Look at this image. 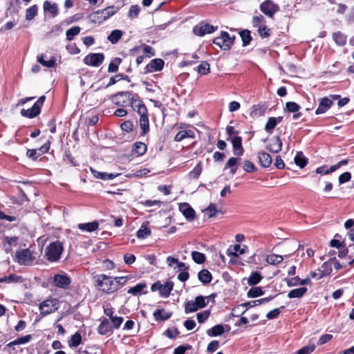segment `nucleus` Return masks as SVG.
<instances>
[{
  "mask_svg": "<svg viewBox=\"0 0 354 354\" xmlns=\"http://www.w3.org/2000/svg\"><path fill=\"white\" fill-rule=\"evenodd\" d=\"M111 100L113 104L119 106H131L134 108V104L136 105L137 100L134 98L132 93L129 91H121L111 95Z\"/></svg>",
  "mask_w": 354,
  "mask_h": 354,
  "instance_id": "f257e3e1",
  "label": "nucleus"
},
{
  "mask_svg": "<svg viewBox=\"0 0 354 354\" xmlns=\"http://www.w3.org/2000/svg\"><path fill=\"white\" fill-rule=\"evenodd\" d=\"M114 279L106 274L96 276V282L100 290L111 294L118 290V284L114 283Z\"/></svg>",
  "mask_w": 354,
  "mask_h": 354,
  "instance_id": "f03ea898",
  "label": "nucleus"
},
{
  "mask_svg": "<svg viewBox=\"0 0 354 354\" xmlns=\"http://www.w3.org/2000/svg\"><path fill=\"white\" fill-rule=\"evenodd\" d=\"M134 110L137 109V112L140 115V126L142 129L141 135H145L149 131V120L147 115V109L144 104L137 100L136 105L134 104Z\"/></svg>",
  "mask_w": 354,
  "mask_h": 354,
  "instance_id": "7ed1b4c3",
  "label": "nucleus"
},
{
  "mask_svg": "<svg viewBox=\"0 0 354 354\" xmlns=\"http://www.w3.org/2000/svg\"><path fill=\"white\" fill-rule=\"evenodd\" d=\"M63 249V245L61 242L55 241L46 247L45 256L50 262L57 261L60 259Z\"/></svg>",
  "mask_w": 354,
  "mask_h": 354,
  "instance_id": "20e7f679",
  "label": "nucleus"
},
{
  "mask_svg": "<svg viewBox=\"0 0 354 354\" xmlns=\"http://www.w3.org/2000/svg\"><path fill=\"white\" fill-rule=\"evenodd\" d=\"M59 307V301L56 298H49L39 305L40 315L45 317L57 311Z\"/></svg>",
  "mask_w": 354,
  "mask_h": 354,
  "instance_id": "39448f33",
  "label": "nucleus"
},
{
  "mask_svg": "<svg viewBox=\"0 0 354 354\" xmlns=\"http://www.w3.org/2000/svg\"><path fill=\"white\" fill-rule=\"evenodd\" d=\"M207 299V297L203 296H198L194 300L187 301L185 304V312L190 313L205 307L208 303L206 301Z\"/></svg>",
  "mask_w": 354,
  "mask_h": 354,
  "instance_id": "423d86ee",
  "label": "nucleus"
},
{
  "mask_svg": "<svg viewBox=\"0 0 354 354\" xmlns=\"http://www.w3.org/2000/svg\"><path fill=\"white\" fill-rule=\"evenodd\" d=\"M235 36H230L227 32H221L219 37L213 40V43L223 50H229L234 43Z\"/></svg>",
  "mask_w": 354,
  "mask_h": 354,
  "instance_id": "0eeeda50",
  "label": "nucleus"
},
{
  "mask_svg": "<svg viewBox=\"0 0 354 354\" xmlns=\"http://www.w3.org/2000/svg\"><path fill=\"white\" fill-rule=\"evenodd\" d=\"M45 99L46 97L44 95L41 96L30 109H21L20 112L21 115L28 118L36 117L40 113L41 108L44 103Z\"/></svg>",
  "mask_w": 354,
  "mask_h": 354,
  "instance_id": "6e6552de",
  "label": "nucleus"
},
{
  "mask_svg": "<svg viewBox=\"0 0 354 354\" xmlns=\"http://www.w3.org/2000/svg\"><path fill=\"white\" fill-rule=\"evenodd\" d=\"M15 258L19 264L25 266L32 264L35 259L29 249H24L17 251L15 254Z\"/></svg>",
  "mask_w": 354,
  "mask_h": 354,
  "instance_id": "1a4fd4ad",
  "label": "nucleus"
},
{
  "mask_svg": "<svg viewBox=\"0 0 354 354\" xmlns=\"http://www.w3.org/2000/svg\"><path fill=\"white\" fill-rule=\"evenodd\" d=\"M104 59L103 53H89L84 58L83 62L87 66L98 67L102 64Z\"/></svg>",
  "mask_w": 354,
  "mask_h": 354,
  "instance_id": "9d476101",
  "label": "nucleus"
},
{
  "mask_svg": "<svg viewBox=\"0 0 354 354\" xmlns=\"http://www.w3.org/2000/svg\"><path fill=\"white\" fill-rule=\"evenodd\" d=\"M216 29V28L209 24L201 22L194 27L193 32L194 35L201 37L213 32Z\"/></svg>",
  "mask_w": 354,
  "mask_h": 354,
  "instance_id": "9b49d317",
  "label": "nucleus"
},
{
  "mask_svg": "<svg viewBox=\"0 0 354 354\" xmlns=\"http://www.w3.org/2000/svg\"><path fill=\"white\" fill-rule=\"evenodd\" d=\"M53 281L56 287L62 289H66L71 283L70 277L65 273L55 274Z\"/></svg>",
  "mask_w": 354,
  "mask_h": 354,
  "instance_id": "f8f14e48",
  "label": "nucleus"
},
{
  "mask_svg": "<svg viewBox=\"0 0 354 354\" xmlns=\"http://www.w3.org/2000/svg\"><path fill=\"white\" fill-rule=\"evenodd\" d=\"M260 9L265 15L272 17L279 8L270 0H266L261 4Z\"/></svg>",
  "mask_w": 354,
  "mask_h": 354,
  "instance_id": "ddd939ff",
  "label": "nucleus"
},
{
  "mask_svg": "<svg viewBox=\"0 0 354 354\" xmlns=\"http://www.w3.org/2000/svg\"><path fill=\"white\" fill-rule=\"evenodd\" d=\"M116 9L114 6H110L105 9L98 10L94 13V17H97V19L105 21L116 12Z\"/></svg>",
  "mask_w": 354,
  "mask_h": 354,
  "instance_id": "4468645a",
  "label": "nucleus"
},
{
  "mask_svg": "<svg viewBox=\"0 0 354 354\" xmlns=\"http://www.w3.org/2000/svg\"><path fill=\"white\" fill-rule=\"evenodd\" d=\"M230 329V327L229 325H222V324H217L212 328L208 329L206 331V333L209 337H216L221 335L223 334L225 331H229Z\"/></svg>",
  "mask_w": 354,
  "mask_h": 354,
  "instance_id": "2eb2a0df",
  "label": "nucleus"
},
{
  "mask_svg": "<svg viewBox=\"0 0 354 354\" xmlns=\"http://www.w3.org/2000/svg\"><path fill=\"white\" fill-rule=\"evenodd\" d=\"M164 61L161 59H152L145 67L146 73H153L160 71L164 66Z\"/></svg>",
  "mask_w": 354,
  "mask_h": 354,
  "instance_id": "dca6fc26",
  "label": "nucleus"
},
{
  "mask_svg": "<svg viewBox=\"0 0 354 354\" xmlns=\"http://www.w3.org/2000/svg\"><path fill=\"white\" fill-rule=\"evenodd\" d=\"M179 210L187 220L192 221L194 218L195 212L188 203L180 204Z\"/></svg>",
  "mask_w": 354,
  "mask_h": 354,
  "instance_id": "f3484780",
  "label": "nucleus"
},
{
  "mask_svg": "<svg viewBox=\"0 0 354 354\" xmlns=\"http://www.w3.org/2000/svg\"><path fill=\"white\" fill-rule=\"evenodd\" d=\"M333 104V100L328 97L321 99L319 106L315 111L317 115L324 113Z\"/></svg>",
  "mask_w": 354,
  "mask_h": 354,
  "instance_id": "a211bd4d",
  "label": "nucleus"
},
{
  "mask_svg": "<svg viewBox=\"0 0 354 354\" xmlns=\"http://www.w3.org/2000/svg\"><path fill=\"white\" fill-rule=\"evenodd\" d=\"M230 140H231L232 144L234 153L235 155L241 156L244 152V149L242 147L241 137L234 136Z\"/></svg>",
  "mask_w": 354,
  "mask_h": 354,
  "instance_id": "6ab92c4d",
  "label": "nucleus"
},
{
  "mask_svg": "<svg viewBox=\"0 0 354 354\" xmlns=\"http://www.w3.org/2000/svg\"><path fill=\"white\" fill-rule=\"evenodd\" d=\"M90 171L95 178L104 180H112L119 175V174L97 171L92 167H90Z\"/></svg>",
  "mask_w": 354,
  "mask_h": 354,
  "instance_id": "aec40b11",
  "label": "nucleus"
},
{
  "mask_svg": "<svg viewBox=\"0 0 354 354\" xmlns=\"http://www.w3.org/2000/svg\"><path fill=\"white\" fill-rule=\"evenodd\" d=\"M259 162L261 167L267 168L270 166L272 162V159L270 155L264 151H260L258 153Z\"/></svg>",
  "mask_w": 354,
  "mask_h": 354,
  "instance_id": "412c9836",
  "label": "nucleus"
},
{
  "mask_svg": "<svg viewBox=\"0 0 354 354\" xmlns=\"http://www.w3.org/2000/svg\"><path fill=\"white\" fill-rule=\"evenodd\" d=\"M282 141L279 137L272 138L267 147L268 150L272 153H278L281 150Z\"/></svg>",
  "mask_w": 354,
  "mask_h": 354,
  "instance_id": "4be33fe9",
  "label": "nucleus"
},
{
  "mask_svg": "<svg viewBox=\"0 0 354 354\" xmlns=\"http://www.w3.org/2000/svg\"><path fill=\"white\" fill-rule=\"evenodd\" d=\"M248 248L244 245L242 248L240 245L236 244L233 246H231L227 250V254L229 256L237 257L239 254H243L246 252Z\"/></svg>",
  "mask_w": 354,
  "mask_h": 354,
  "instance_id": "5701e85b",
  "label": "nucleus"
},
{
  "mask_svg": "<svg viewBox=\"0 0 354 354\" xmlns=\"http://www.w3.org/2000/svg\"><path fill=\"white\" fill-rule=\"evenodd\" d=\"M283 118L282 117H277L274 118L271 117L269 118L268 120V122L265 126V130L268 133H271L272 132V130L275 128L277 124L278 123H280L282 121Z\"/></svg>",
  "mask_w": 354,
  "mask_h": 354,
  "instance_id": "b1692460",
  "label": "nucleus"
},
{
  "mask_svg": "<svg viewBox=\"0 0 354 354\" xmlns=\"http://www.w3.org/2000/svg\"><path fill=\"white\" fill-rule=\"evenodd\" d=\"M174 288V283L171 281H167L164 284L161 283L160 295L161 297L167 298L169 296L171 291Z\"/></svg>",
  "mask_w": 354,
  "mask_h": 354,
  "instance_id": "393cba45",
  "label": "nucleus"
},
{
  "mask_svg": "<svg viewBox=\"0 0 354 354\" xmlns=\"http://www.w3.org/2000/svg\"><path fill=\"white\" fill-rule=\"evenodd\" d=\"M44 10L45 12H48L53 17H55L58 14L57 5L55 3H51L49 1H46L44 3Z\"/></svg>",
  "mask_w": 354,
  "mask_h": 354,
  "instance_id": "a878e982",
  "label": "nucleus"
},
{
  "mask_svg": "<svg viewBox=\"0 0 354 354\" xmlns=\"http://www.w3.org/2000/svg\"><path fill=\"white\" fill-rule=\"evenodd\" d=\"M99 223L97 221H93L91 223H80L78 225V228L82 231H86L88 232H92L96 230L98 228Z\"/></svg>",
  "mask_w": 354,
  "mask_h": 354,
  "instance_id": "bb28decb",
  "label": "nucleus"
},
{
  "mask_svg": "<svg viewBox=\"0 0 354 354\" xmlns=\"http://www.w3.org/2000/svg\"><path fill=\"white\" fill-rule=\"evenodd\" d=\"M198 278L203 284L210 283L212 279V274L206 269H203L198 272Z\"/></svg>",
  "mask_w": 354,
  "mask_h": 354,
  "instance_id": "cd10ccee",
  "label": "nucleus"
},
{
  "mask_svg": "<svg viewBox=\"0 0 354 354\" xmlns=\"http://www.w3.org/2000/svg\"><path fill=\"white\" fill-rule=\"evenodd\" d=\"M306 292H307V288H304V287L295 288V289L291 290L288 292V297L290 299L301 298L306 294Z\"/></svg>",
  "mask_w": 354,
  "mask_h": 354,
  "instance_id": "c85d7f7f",
  "label": "nucleus"
},
{
  "mask_svg": "<svg viewBox=\"0 0 354 354\" xmlns=\"http://www.w3.org/2000/svg\"><path fill=\"white\" fill-rule=\"evenodd\" d=\"M195 136L194 133L192 130H183L179 131L175 136L174 140L176 142H180L186 138H194Z\"/></svg>",
  "mask_w": 354,
  "mask_h": 354,
  "instance_id": "c756f323",
  "label": "nucleus"
},
{
  "mask_svg": "<svg viewBox=\"0 0 354 354\" xmlns=\"http://www.w3.org/2000/svg\"><path fill=\"white\" fill-rule=\"evenodd\" d=\"M147 225V222H145L141 225L136 234L138 239H145L151 234V230L148 228Z\"/></svg>",
  "mask_w": 354,
  "mask_h": 354,
  "instance_id": "7c9ffc66",
  "label": "nucleus"
},
{
  "mask_svg": "<svg viewBox=\"0 0 354 354\" xmlns=\"http://www.w3.org/2000/svg\"><path fill=\"white\" fill-rule=\"evenodd\" d=\"M123 32L120 30H114L111 32L107 37V39L113 44L118 43V41L122 38Z\"/></svg>",
  "mask_w": 354,
  "mask_h": 354,
  "instance_id": "2f4dec72",
  "label": "nucleus"
},
{
  "mask_svg": "<svg viewBox=\"0 0 354 354\" xmlns=\"http://www.w3.org/2000/svg\"><path fill=\"white\" fill-rule=\"evenodd\" d=\"M171 313L165 312L163 309L156 310L153 313V317L156 320L165 321L169 319L171 316Z\"/></svg>",
  "mask_w": 354,
  "mask_h": 354,
  "instance_id": "473e14b6",
  "label": "nucleus"
},
{
  "mask_svg": "<svg viewBox=\"0 0 354 354\" xmlns=\"http://www.w3.org/2000/svg\"><path fill=\"white\" fill-rule=\"evenodd\" d=\"M0 282H6L8 283H21L23 282V278L21 276L10 274L8 276H5L3 277L0 278Z\"/></svg>",
  "mask_w": 354,
  "mask_h": 354,
  "instance_id": "72a5a7b5",
  "label": "nucleus"
},
{
  "mask_svg": "<svg viewBox=\"0 0 354 354\" xmlns=\"http://www.w3.org/2000/svg\"><path fill=\"white\" fill-rule=\"evenodd\" d=\"M294 160L295 164L300 168H304L308 163L307 158L304 156L301 151L297 153Z\"/></svg>",
  "mask_w": 354,
  "mask_h": 354,
  "instance_id": "f704fd0d",
  "label": "nucleus"
},
{
  "mask_svg": "<svg viewBox=\"0 0 354 354\" xmlns=\"http://www.w3.org/2000/svg\"><path fill=\"white\" fill-rule=\"evenodd\" d=\"M45 55H41L37 57V61L44 66L47 68H53L55 64V59L51 57L48 60L44 59Z\"/></svg>",
  "mask_w": 354,
  "mask_h": 354,
  "instance_id": "c9c22d12",
  "label": "nucleus"
},
{
  "mask_svg": "<svg viewBox=\"0 0 354 354\" xmlns=\"http://www.w3.org/2000/svg\"><path fill=\"white\" fill-rule=\"evenodd\" d=\"M263 279L260 273L257 272H252L250 277L248 278V283L250 286H254L258 284Z\"/></svg>",
  "mask_w": 354,
  "mask_h": 354,
  "instance_id": "e433bc0d",
  "label": "nucleus"
},
{
  "mask_svg": "<svg viewBox=\"0 0 354 354\" xmlns=\"http://www.w3.org/2000/svg\"><path fill=\"white\" fill-rule=\"evenodd\" d=\"M283 257L275 254H272L266 257V262L270 265H277L282 262Z\"/></svg>",
  "mask_w": 354,
  "mask_h": 354,
  "instance_id": "4c0bfd02",
  "label": "nucleus"
},
{
  "mask_svg": "<svg viewBox=\"0 0 354 354\" xmlns=\"http://www.w3.org/2000/svg\"><path fill=\"white\" fill-rule=\"evenodd\" d=\"M310 280L309 278H306L304 279H300L298 277H297L290 279L288 281V286L291 287V286H295L297 285H306V284L310 283Z\"/></svg>",
  "mask_w": 354,
  "mask_h": 354,
  "instance_id": "58836bf2",
  "label": "nucleus"
},
{
  "mask_svg": "<svg viewBox=\"0 0 354 354\" xmlns=\"http://www.w3.org/2000/svg\"><path fill=\"white\" fill-rule=\"evenodd\" d=\"M272 298H273L272 297H269L262 298V299H257V300H253V301H250L244 303V305H245V306L247 308H251V307H254L255 306L261 305L264 303H267V302L270 301L271 299H272Z\"/></svg>",
  "mask_w": 354,
  "mask_h": 354,
  "instance_id": "ea45409f",
  "label": "nucleus"
},
{
  "mask_svg": "<svg viewBox=\"0 0 354 354\" xmlns=\"http://www.w3.org/2000/svg\"><path fill=\"white\" fill-rule=\"evenodd\" d=\"M333 39L334 41L339 46H344L346 41V36L342 34L341 32L333 33Z\"/></svg>",
  "mask_w": 354,
  "mask_h": 354,
  "instance_id": "a19ab883",
  "label": "nucleus"
},
{
  "mask_svg": "<svg viewBox=\"0 0 354 354\" xmlns=\"http://www.w3.org/2000/svg\"><path fill=\"white\" fill-rule=\"evenodd\" d=\"M82 342V337L80 333H76L71 336L68 341V345L70 347H77Z\"/></svg>",
  "mask_w": 354,
  "mask_h": 354,
  "instance_id": "79ce46f5",
  "label": "nucleus"
},
{
  "mask_svg": "<svg viewBox=\"0 0 354 354\" xmlns=\"http://www.w3.org/2000/svg\"><path fill=\"white\" fill-rule=\"evenodd\" d=\"M263 291L261 287H254L250 288L247 295L250 298H255L263 295Z\"/></svg>",
  "mask_w": 354,
  "mask_h": 354,
  "instance_id": "37998d69",
  "label": "nucleus"
},
{
  "mask_svg": "<svg viewBox=\"0 0 354 354\" xmlns=\"http://www.w3.org/2000/svg\"><path fill=\"white\" fill-rule=\"evenodd\" d=\"M38 8L36 5H33L26 10V19L32 20L37 14Z\"/></svg>",
  "mask_w": 354,
  "mask_h": 354,
  "instance_id": "c03bdc74",
  "label": "nucleus"
},
{
  "mask_svg": "<svg viewBox=\"0 0 354 354\" xmlns=\"http://www.w3.org/2000/svg\"><path fill=\"white\" fill-rule=\"evenodd\" d=\"M133 150L138 156L143 155L147 151V145L140 142H136L134 144Z\"/></svg>",
  "mask_w": 354,
  "mask_h": 354,
  "instance_id": "a18cd8bd",
  "label": "nucleus"
},
{
  "mask_svg": "<svg viewBox=\"0 0 354 354\" xmlns=\"http://www.w3.org/2000/svg\"><path fill=\"white\" fill-rule=\"evenodd\" d=\"M80 32V28L79 26H73L66 30V39L69 41L73 39L74 37L77 35Z\"/></svg>",
  "mask_w": 354,
  "mask_h": 354,
  "instance_id": "49530a36",
  "label": "nucleus"
},
{
  "mask_svg": "<svg viewBox=\"0 0 354 354\" xmlns=\"http://www.w3.org/2000/svg\"><path fill=\"white\" fill-rule=\"evenodd\" d=\"M192 257L194 262L196 263L201 264L205 262V256L204 254L194 251L192 252Z\"/></svg>",
  "mask_w": 354,
  "mask_h": 354,
  "instance_id": "de8ad7c7",
  "label": "nucleus"
},
{
  "mask_svg": "<svg viewBox=\"0 0 354 354\" xmlns=\"http://www.w3.org/2000/svg\"><path fill=\"white\" fill-rule=\"evenodd\" d=\"M202 165L199 162L195 167L189 172V176L192 178H198L202 172Z\"/></svg>",
  "mask_w": 354,
  "mask_h": 354,
  "instance_id": "09e8293b",
  "label": "nucleus"
},
{
  "mask_svg": "<svg viewBox=\"0 0 354 354\" xmlns=\"http://www.w3.org/2000/svg\"><path fill=\"white\" fill-rule=\"evenodd\" d=\"M322 268H323V270L322 271V273L319 275L318 279L322 278V277L324 275L329 274L331 272L332 267L330 260L329 261L324 263Z\"/></svg>",
  "mask_w": 354,
  "mask_h": 354,
  "instance_id": "8fccbe9b",
  "label": "nucleus"
},
{
  "mask_svg": "<svg viewBox=\"0 0 354 354\" xmlns=\"http://www.w3.org/2000/svg\"><path fill=\"white\" fill-rule=\"evenodd\" d=\"M240 36L243 41V46H247L251 41L250 32L248 30H244L240 32Z\"/></svg>",
  "mask_w": 354,
  "mask_h": 354,
  "instance_id": "3c124183",
  "label": "nucleus"
},
{
  "mask_svg": "<svg viewBox=\"0 0 354 354\" xmlns=\"http://www.w3.org/2000/svg\"><path fill=\"white\" fill-rule=\"evenodd\" d=\"M236 163H237V159L236 158L232 157L227 160V162L225 166V169L231 168L230 172H231V174H234L236 171Z\"/></svg>",
  "mask_w": 354,
  "mask_h": 354,
  "instance_id": "603ef678",
  "label": "nucleus"
},
{
  "mask_svg": "<svg viewBox=\"0 0 354 354\" xmlns=\"http://www.w3.org/2000/svg\"><path fill=\"white\" fill-rule=\"evenodd\" d=\"M32 336L30 335H26L25 336L19 337L12 342L10 345H19V344H26L31 339Z\"/></svg>",
  "mask_w": 354,
  "mask_h": 354,
  "instance_id": "864d4df0",
  "label": "nucleus"
},
{
  "mask_svg": "<svg viewBox=\"0 0 354 354\" xmlns=\"http://www.w3.org/2000/svg\"><path fill=\"white\" fill-rule=\"evenodd\" d=\"M252 24L254 27L257 28L265 25L264 17L261 15L254 16L252 18Z\"/></svg>",
  "mask_w": 354,
  "mask_h": 354,
  "instance_id": "5fc2aeb1",
  "label": "nucleus"
},
{
  "mask_svg": "<svg viewBox=\"0 0 354 354\" xmlns=\"http://www.w3.org/2000/svg\"><path fill=\"white\" fill-rule=\"evenodd\" d=\"M120 58H115L114 61L111 62L108 67V71L109 73H115L118 70V64L121 62Z\"/></svg>",
  "mask_w": 354,
  "mask_h": 354,
  "instance_id": "6e6d98bb",
  "label": "nucleus"
},
{
  "mask_svg": "<svg viewBox=\"0 0 354 354\" xmlns=\"http://www.w3.org/2000/svg\"><path fill=\"white\" fill-rule=\"evenodd\" d=\"M145 287L146 284L138 283L134 287L129 288L127 292L132 295H137L138 293L140 292Z\"/></svg>",
  "mask_w": 354,
  "mask_h": 354,
  "instance_id": "4d7b16f0",
  "label": "nucleus"
},
{
  "mask_svg": "<svg viewBox=\"0 0 354 354\" xmlns=\"http://www.w3.org/2000/svg\"><path fill=\"white\" fill-rule=\"evenodd\" d=\"M198 72L201 75H206L209 72V64L206 62H203L198 66Z\"/></svg>",
  "mask_w": 354,
  "mask_h": 354,
  "instance_id": "13d9d810",
  "label": "nucleus"
},
{
  "mask_svg": "<svg viewBox=\"0 0 354 354\" xmlns=\"http://www.w3.org/2000/svg\"><path fill=\"white\" fill-rule=\"evenodd\" d=\"M243 169L246 171V172H249V173H251V172H254L257 171V167L254 166V165L250 162V160H245L243 162Z\"/></svg>",
  "mask_w": 354,
  "mask_h": 354,
  "instance_id": "bf43d9fd",
  "label": "nucleus"
},
{
  "mask_svg": "<svg viewBox=\"0 0 354 354\" xmlns=\"http://www.w3.org/2000/svg\"><path fill=\"white\" fill-rule=\"evenodd\" d=\"M315 348V346L314 344H310L306 346H304L301 349H299L297 354H310L312 353Z\"/></svg>",
  "mask_w": 354,
  "mask_h": 354,
  "instance_id": "052dcab7",
  "label": "nucleus"
},
{
  "mask_svg": "<svg viewBox=\"0 0 354 354\" xmlns=\"http://www.w3.org/2000/svg\"><path fill=\"white\" fill-rule=\"evenodd\" d=\"M286 107L287 110L291 113H297L300 109L299 105L294 102H287L286 104Z\"/></svg>",
  "mask_w": 354,
  "mask_h": 354,
  "instance_id": "680f3d73",
  "label": "nucleus"
},
{
  "mask_svg": "<svg viewBox=\"0 0 354 354\" xmlns=\"http://www.w3.org/2000/svg\"><path fill=\"white\" fill-rule=\"evenodd\" d=\"M210 311L205 310L201 313H197L196 317L197 320L199 323H203L209 316Z\"/></svg>",
  "mask_w": 354,
  "mask_h": 354,
  "instance_id": "e2e57ef3",
  "label": "nucleus"
},
{
  "mask_svg": "<svg viewBox=\"0 0 354 354\" xmlns=\"http://www.w3.org/2000/svg\"><path fill=\"white\" fill-rule=\"evenodd\" d=\"M140 8L137 5H134L131 6L129 11V17L131 19L136 18L138 17L139 12H140Z\"/></svg>",
  "mask_w": 354,
  "mask_h": 354,
  "instance_id": "0e129e2a",
  "label": "nucleus"
},
{
  "mask_svg": "<svg viewBox=\"0 0 354 354\" xmlns=\"http://www.w3.org/2000/svg\"><path fill=\"white\" fill-rule=\"evenodd\" d=\"M98 331L102 335L106 334L109 331V321L107 319L102 322L99 326Z\"/></svg>",
  "mask_w": 354,
  "mask_h": 354,
  "instance_id": "69168bd1",
  "label": "nucleus"
},
{
  "mask_svg": "<svg viewBox=\"0 0 354 354\" xmlns=\"http://www.w3.org/2000/svg\"><path fill=\"white\" fill-rule=\"evenodd\" d=\"M140 47L142 48L143 53L147 57H151L155 55L154 50L151 46L142 44Z\"/></svg>",
  "mask_w": 354,
  "mask_h": 354,
  "instance_id": "338daca9",
  "label": "nucleus"
},
{
  "mask_svg": "<svg viewBox=\"0 0 354 354\" xmlns=\"http://www.w3.org/2000/svg\"><path fill=\"white\" fill-rule=\"evenodd\" d=\"M351 173L346 171V172L342 174L339 176L338 181H339V184H343V183L348 182L351 180Z\"/></svg>",
  "mask_w": 354,
  "mask_h": 354,
  "instance_id": "774afa93",
  "label": "nucleus"
}]
</instances>
